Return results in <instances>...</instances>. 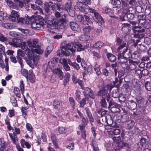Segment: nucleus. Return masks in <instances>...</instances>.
<instances>
[{"mask_svg": "<svg viewBox=\"0 0 151 151\" xmlns=\"http://www.w3.org/2000/svg\"><path fill=\"white\" fill-rule=\"evenodd\" d=\"M38 40L36 39H30L27 41L28 46L22 44L21 48L24 51L25 53L28 57V60H27V64L32 68L34 67V65H36L39 60L38 57L34 55V52L38 54H42L44 51L41 46L37 44Z\"/></svg>", "mask_w": 151, "mask_h": 151, "instance_id": "1", "label": "nucleus"}, {"mask_svg": "<svg viewBox=\"0 0 151 151\" xmlns=\"http://www.w3.org/2000/svg\"><path fill=\"white\" fill-rule=\"evenodd\" d=\"M54 14L55 17L53 18L52 20L48 21L47 26L52 29H55L57 30L60 29L61 32H63V29L67 25L66 15L63 14L62 17L60 18L61 14L59 12L55 11Z\"/></svg>", "mask_w": 151, "mask_h": 151, "instance_id": "2", "label": "nucleus"}, {"mask_svg": "<svg viewBox=\"0 0 151 151\" xmlns=\"http://www.w3.org/2000/svg\"><path fill=\"white\" fill-rule=\"evenodd\" d=\"M76 43H74L73 42L69 43L67 44L66 45V47H62V49L61 51V54H59L60 56L62 57L63 55H65L68 56L70 54V52L69 50L70 51L73 52L76 51V47L75 45Z\"/></svg>", "mask_w": 151, "mask_h": 151, "instance_id": "3", "label": "nucleus"}, {"mask_svg": "<svg viewBox=\"0 0 151 151\" xmlns=\"http://www.w3.org/2000/svg\"><path fill=\"white\" fill-rule=\"evenodd\" d=\"M110 86L109 85H107L104 86L98 92L97 94L99 96H101L103 98L106 99L107 102L110 101L111 99L110 95L107 93V91L109 89Z\"/></svg>", "mask_w": 151, "mask_h": 151, "instance_id": "4", "label": "nucleus"}, {"mask_svg": "<svg viewBox=\"0 0 151 151\" xmlns=\"http://www.w3.org/2000/svg\"><path fill=\"white\" fill-rule=\"evenodd\" d=\"M116 41V45L118 46L117 50L119 52V53H122L123 51H125L128 49L126 43L123 42L121 39L117 37Z\"/></svg>", "mask_w": 151, "mask_h": 151, "instance_id": "5", "label": "nucleus"}, {"mask_svg": "<svg viewBox=\"0 0 151 151\" xmlns=\"http://www.w3.org/2000/svg\"><path fill=\"white\" fill-rule=\"evenodd\" d=\"M95 123L97 127L100 128H107V126H105L106 119V117H100L95 119Z\"/></svg>", "mask_w": 151, "mask_h": 151, "instance_id": "6", "label": "nucleus"}, {"mask_svg": "<svg viewBox=\"0 0 151 151\" xmlns=\"http://www.w3.org/2000/svg\"><path fill=\"white\" fill-rule=\"evenodd\" d=\"M106 122L105 126H107V128H105V129H111L114 127H118L119 126L116 123H113V121L112 117L111 115L108 116V119L106 117Z\"/></svg>", "mask_w": 151, "mask_h": 151, "instance_id": "7", "label": "nucleus"}, {"mask_svg": "<svg viewBox=\"0 0 151 151\" xmlns=\"http://www.w3.org/2000/svg\"><path fill=\"white\" fill-rule=\"evenodd\" d=\"M30 22H31V27L37 30L40 29L44 24L43 21H39V20H35L34 19H32Z\"/></svg>", "mask_w": 151, "mask_h": 151, "instance_id": "8", "label": "nucleus"}, {"mask_svg": "<svg viewBox=\"0 0 151 151\" xmlns=\"http://www.w3.org/2000/svg\"><path fill=\"white\" fill-rule=\"evenodd\" d=\"M92 27L90 26H88L84 27L83 30L84 35L81 36L82 38L83 39L82 40H88L89 38L90 33L92 30Z\"/></svg>", "mask_w": 151, "mask_h": 151, "instance_id": "9", "label": "nucleus"}, {"mask_svg": "<svg viewBox=\"0 0 151 151\" xmlns=\"http://www.w3.org/2000/svg\"><path fill=\"white\" fill-rule=\"evenodd\" d=\"M122 9H123V13L121 15L119 16L120 21H123L125 20V17H126L127 13H128V7L126 3L123 2Z\"/></svg>", "mask_w": 151, "mask_h": 151, "instance_id": "10", "label": "nucleus"}, {"mask_svg": "<svg viewBox=\"0 0 151 151\" xmlns=\"http://www.w3.org/2000/svg\"><path fill=\"white\" fill-rule=\"evenodd\" d=\"M83 91V93L86 97H88V96L91 98L93 99L94 98V95L93 94V92L91 89L88 87H84L82 89Z\"/></svg>", "mask_w": 151, "mask_h": 151, "instance_id": "11", "label": "nucleus"}, {"mask_svg": "<svg viewBox=\"0 0 151 151\" xmlns=\"http://www.w3.org/2000/svg\"><path fill=\"white\" fill-rule=\"evenodd\" d=\"M24 56V53L23 51L21 49H19L17 51V55L16 56L18 61L21 65V68L23 67V60L22 58L20 57V56L23 57Z\"/></svg>", "mask_w": 151, "mask_h": 151, "instance_id": "12", "label": "nucleus"}, {"mask_svg": "<svg viewBox=\"0 0 151 151\" xmlns=\"http://www.w3.org/2000/svg\"><path fill=\"white\" fill-rule=\"evenodd\" d=\"M70 28L72 30L78 32L81 31V29L80 27L76 22H70Z\"/></svg>", "mask_w": 151, "mask_h": 151, "instance_id": "13", "label": "nucleus"}, {"mask_svg": "<svg viewBox=\"0 0 151 151\" xmlns=\"http://www.w3.org/2000/svg\"><path fill=\"white\" fill-rule=\"evenodd\" d=\"M9 44L12 46L18 47L21 43L20 40L16 38H12L8 42Z\"/></svg>", "mask_w": 151, "mask_h": 151, "instance_id": "14", "label": "nucleus"}, {"mask_svg": "<svg viewBox=\"0 0 151 151\" xmlns=\"http://www.w3.org/2000/svg\"><path fill=\"white\" fill-rule=\"evenodd\" d=\"M84 17L85 19V21H83L82 22V24H83L84 25L86 24L91 25L93 24V22L88 14L87 13H85L84 15Z\"/></svg>", "mask_w": 151, "mask_h": 151, "instance_id": "15", "label": "nucleus"}, {"mask_svg": "<svg viewBox=\"0 0 151 151\" xmlns=\"http://www.w3.org/2000/svg\"><path fill=\"white\" fill-rule=\"evenodd\" d=\"M121 55H123V56L127 57V58H130V57L132 55V53L131 51L130 50L127 49L126 50L123 51L122 53H121ZM135 54H133L132 55V58H136L137 59L138 57V55L137 54V56L136 57L134 56L135 55Z\"/></svg>", "mask_w": 151, "mask_h": 151, "instance_id": "16", "label": "nucleus"}, {"mask_svg": "<svg viewBox=\"0 0 151 151\" xmlns=\"http://www.w3.org/2000/svg\"><path fill=\"white\" fill-rule=\"evenodd\" d=\"M118 59L119 63L122 64L126 63L128 60V58L120 53H119L118 55Z\"/></svg>", "mask_w": 151, "mask_h": 151, "instance_id": "17", "label": "nucleus"}, {"mask_svg": "<svg viewBox=\"0 0 151 151\" xmlns=\"http://www.w3.org/2000/svg\"><path fill=\"white\" fill-rule=\"evenodd\" d=\"M4 12L3 11H0V25L2 24L3 27L6 28H9V24L8 23L2 24L3 22L4 21Z\"/></svg>", "mask_w": 151, "mask_h": 151, "instance_id": "18", "label": "nucleus"}, {"mask_svg": "<svg viewBox=\"0 0 151 151\" xmlns=\"http://www.w3.org/2000/svg\"><path fill=\"white\" fill-rule=\"evenodd\" d=\"M19 17L17 12L14 10H12L11 12V14L10 16L9 19L12 21L14 22Z\"/></svg>", "mask_w": 151, "mask_h": 151, "instance_id": "19", "label": "nucleus"}, {"mask_svg": "<svg viewBox=\"0 0 151 151\" xmlns=\"http://www.w3.org/2000/svg\"><path fill=\"white\" fill-rule=\"evenodd\" d=\"M114 72L115 76H118L120 80L123 79V77L124 74V72L123 70H121L118 71L115 68L114 69Z\"/></svg>", "mask_w": 151, "mask_h": 151, "instance_id": "20", "label": "nucleus"}, {"mask_svg": "<svg viewBox=\"0 0 151 151\" xmlns=\"http://www.w3.org/2000/svg\"><path fill=\"white\" fill-rule=\"evenodd\" d=\"M9 134L13 143L16 145H17V142L18 141V139L15 133L14 132H13V133H9Z\"/></svg>", "mask_w": 151, "mask_h": 151, "instance_id": "21", "label": "nucleus"}, {"mask_svg": "<svg viewBox=\"0 0 151 151\" xmlns=\"http://www.w3.org/2000/svg\"><path fill=\"white\" fill-rule=\"evenodd\" d=\"M62 102L60 103L59 101L57 100L54 101L53 103L54 108L57 111L60 110L62 107Z\"/></svg>", "mask_w": 151, "mask_h": 151, "instance_id": "22", "label": "nucleus"}, {"mask_svg": "<svg viewBox=\"0 0 151 151\" xmlns=\"http://www.w3.org/2000/svg\"><path fill=\"white\" fill-rule=\"evenodd\" d=\"M54 73L56 74L60 80L63 79V73L60 69L57 68L53 71Z\"/></svg>", "mask_w": 151, "mask_h": 151, "instance_id": "23", "label": "nucleus"}, {"mask_svg": "<svg viewBox=\"0 0 151 151\" xmlns=\"http://www.w3.org/2000/svg\"><path fill=\"white\" fill-rule=\"evenodd\" d=\"M72 1L71 0H68V1L63 6L64 11L68 12L69 10L71 9Z\"/></svg>", "mask_w": 151, "mask_h": 151, "instance_id": "24", "label": "nucleus"}, {"mask_svg": "<svg viewBox=\"0 0 151 151\" xmlns=\"http://www.w3.org/2000/svg\"><path fill=\"white\" fill-rule=\"evenodd\" d=\"M117 117H119L121 119V121L123 122H126L127 123L128 121L130 120L129 119L128 116L126 114H124L121 116H119L118 115H115L114 116V118H117Z\"/></svg>", "mask_w": 151, "mask_h": 151, "instance_id": "25", "label": "nucleus"}, {"mask_svg": "<svg viewBox=\"0 0 151 151\" xmlns=\"http://www.w3.org/2000/svg\"><path fill=\"white\" fill-rule=\"evenodd\" d=\"M50 7L48 5L47 3L44 4V9L45 10V13L46 15V17L48 18L49 16L51 14V12L50 10Z\"/></svg>", "mask_w": 151, "mask_h": 151, "instance_id": "26", "label": "nucleus"}, {"mask_svg": "<svg viewBox=\"0 0 151 151\" xmlns=\"http://www.w3.org/2000/svg\"><path fill=\"white\" fill-rule=\"evenodd\" d=\"M117 127H114L111 129L108 130V132L111 134L117 135L120 133V130L119 129H116Z\"/></svg>", "mask_w": 151, "mask_h": 151, "instance_id": "27", "label": "nucleus"}, {"mask_svg": "<svg viewBox=\"0 0 151 151\" xmlns=\"http://www.w3.org/2000/svg\"><path fill=\"white\" fill-rule=\"evenodd\" d=\"M134 122L132 120H130L128 121L126 124V128L127 129H132L134 125Z\"/></svg>", "mask_w": 151, "mask_h": 151, "instance_id": "28", "label": "nucleus"}, {"mask_svg": "<svg viewBox=\"0 0 151 151\" xmlns=\"http://www.w3.org/2000/svg\"><path fill=\"white\" fill-rule=\"evenodd\" d=\"M138 64L139 63L137 62L132 61L130 63L128 69L130 70H134L136 68L137 66L138 65Z\"/></svg>", "mask_w": 151, "mask_h": 151, "instance_id": "29", "label": "nucleus"}, {"mask_svg": "<svg viewBox=\"0 0 151 151\" xmlns=\"http://www.w3.org/2000/svg\"><path fill=\"white\" fill-rule=\"evenodd\" d=\"M109 3L116 7L121 8V2L119 0H111Z\"/></svg>", "mask_w": 151, "mask_h": 151, "instance_id": "30", "label": "nucleus"}, {"mask_svg": "<svg viewBox=\"0 0 151 151\" xmlns=\"http://www.w3.org/2000/svg\"><path fill=\"white\" fill-rule=\"evenodd\" d=\"M102 12L104 14H108L109 16L112 14V9L108 7L104 8L102 9Z\"/></svg>", "mask_w": 151, "mask_h": 151, "instance_id": "31", "label": "nucleus"}, {"mask_svg": "<svg viewBox=\"0 0 151 151\" xmlns=\"http://www.w3.org/2000/svg\"><path fill=\"white\" fill-rule=\"evenodd\" d=\"M112 14L118 15L121 12V8L116 7L113 6L112 9Z\"/></svg>", "mask_w": 151, "mask_h": 151, "instance_id": "32", "label": "nucleus"}, {"mask_svg": "<svg viewBox=\"0 0 151 151\" xmlns=\"http://www.w3.org/2000/svg\"><path fill=\"white\" fill-rule=\"evenodd\" d=\"M91 145L93 149V151H99L97 142L95 140H92Z\"/></svg>", "mask_w": 151, "mask_h": 151, "instance_id": "33", "label": "nucleus"}, {"mask_svg": "<svg viewBox=\"0 0 151 151\" xmlns=\"http://www.w3.org/2000/svg\"><path fill=\"white\" fill-rule=\"evenodd\" d=\"M68 63L71 66L73 67L75 69L78 70L80 68L79 65L75 62H72L70 60H68Z\"/></svg>", "mask_w": 151, "mask_h": 151, "instance_id": "34", "label": "nucleus"}, {"mask_svg": "<svg viewBox=\"0 0 151 151\" xmlns=\"http://www.w3.org/2000/svg\"><path fill=\"white\" fill-rule=\"evenodd\" d=\"M26 1L27 0H15V3L18 5V7L22 8Z\"/></svg>", "mask_w": 151, "mask_h": 151, "instance_id": "35", "label": "nucleus"}, {"mask_svg": "<svg viewBox=\"0 0 151 151\" xmlns=\"http://www.w3.org/2000/svg\"><path fill=\"white\" fill-rule=\"evenodd\" d=\"M106 56L109 61L111 62H114L116 60V57L111 53H108L106 55Z\"/></svg>", "mask_w": 151, "mask_h": 151, "instance_id": "36", "label": "nucleus"}, {"mask_svg": "<svg viewBox=\"0 0 151 151\" xmlns=\"http://www.w3.org/2000/svg\"><path fill=\"white\" fill-rule=\"evenodd\" d=\"M104 43L101 41H98L93 45V46L96 49H99L103 45Z\"/></svg>", "mask_w": 151, "mask_h": 151, "instance_id": "37", "label": "nucleus"}, {"mask_svg": "<svg viewBox=\"0 0 151 151\" xmlns=\"http://www.w3.org/2000/svg\"><path fill=\"white\" fill-rule=\"evenodd\" d=\"M53 49V47L51 45H49L47 47L45 52V57H47L52 51Z\"/></svg>", "mask_w": 151, "mask_h": 151, "instance_id": "38", "label": "nucleus"}, {"mask_svg": "<svg viewBox=\"0 0 151 151\" xmlns=\"http://www.w3.org/2000/svg\"><path fill=\"white\" fill-rule=\"evenodd\" d=\"M20 143L22 147H24L25 145L26 147L29 149L30 147L31 146L29 142H26L24 139H22L20 141Z\"/></svg>", "mask_w": 151, "mask_h": 151, "instance_id": "39", "label": "nucleus"}, {"mask_svg": "<svg viewBox=\"0 0 151 151\" xmlns=\"http://www.w3.org/2000/svg\"><path fill=\"white\" fill-rule=\"evenodd\" d=\"M93 58L95 60L99 59L101 57V55L98 52L96 51H93Z\"/></svg>", "mask_w": 151, "mask_h": 151, "instance_id": "40", "label": "nucleus"}, {"mask_svg": "<svg viewBox=\"0 0 151 151\" xmlns=\"http://www.w3.org/2000/svg\"><path fill=\"white\" fill-rule=\"evenodd\" d=\"M130 9H132V8H129L128 7V13H127L126 17L128 19L132 20L134 18V15L132 13L130 12V11H131Z\"/></svg>", "mask_w": 151, "mask_h": 151, "instance_id": "41", "label": "nucleus"}, {"mask_svg": "<svg viewBox=\"0 0 151 151\" xmlns=\"http://www.w3.org/2000/svg\"><path fill=\"white\" fill-rule=\"evenodd\" d=\"M17 22L19 23L23 24L24 23V22H25V23L26 24H28L29 23V19L28 21H27V19H26V21L25 19L22 18V17H19L17 18Z\"/></svg>", "mask_w": 151, "mask_h": 151, "instance_id": "42", "label": "nucleus"}, {"mask_svg": "<svg viewBox=\"0 0 151 151\" xmlns=\"http://www.w3.org/2000/svg\"><path fill=\"white\" fill-rule=\"evenodd\" d=\"M76 7L77 8H75L76 9L77 11H80L81 12L83 13L85 12H87L86 7H85L83 6H77Z\"/></svg>", "mask_w": 151, "mask_h": 151, "instance_id": "43", "label": "nucleus"}, {"mask_svg": "<svg viewBox=\"0 0 151 151\" xmlns=\"http://www.w3.org/2000/svg\"><path fill=\"white\" fill-rule=\"evenodd\" d=\"M119 95L118 90L117 88L116 89H113L112 91V96L114 98H117L118 97Z\"/></svg>", "mask_w": 151, "mask_h": 151, "instance_id": "44", "label": "nucleus"}, {"mask_svg": "<svg viewBox=\"0 0 151 151\" xmlns=\"http://www.w3.org/2000/svg\"><path fill=\"white\" fill-rule=\"evenodd\" d=\"M88 97H85L82 99L79 102L80 104V107L81 108L83 107L86 102V100H88Z\"/></svg>", "mask_w": 151, "mask_h": 151, "instance_id": "45", "label": "nucleus"}, {"mask_svg": "<svg viewBox=\"0 0 151 151\" xmlns=\"http://www.w3.org/2000/svg\"><path fill=\"white\" fill-rule=\"evenodd\" d=\"M80 3L85 5H90L91 4V0H77Z\"/></svg>", "mask_w": 151, "mask_h": 151, "instance_id": "46", "label": "nucleus"}, {"mask_svg": "<svg viewBox=\"0 0 151 151\" xmlns=\"http://www.w3.org/2000/svg\"><path fill=\"white\" fill-rule=\"evenodd\" d=\"M119 100L121 103H124L126 100V97L125 95L123 94H119Z\"/></svg>", "mask_w": 151, "mask_h": 151, "instance_id": "47", "label": "nucleus"}, {"mask_svg": "<svg viewBox=\"0 0 151 151\" xmlns=\"http://www.w3.org/2000/svg\"><path fill=\"white\" fill-rule=\"evenodd\" d=\"M107 111L102 109H99L98 111V113L100 115L101 117H105L104 115L106 114Z\"/></svg>", "mask_w": 151, "mask_h": 151, "instance_id": "48", "label": "nucleus"}, {"mask_svg": "<svg viewBox=\"0 0 151 151\" xmlns=\"http://www.w3.org/2000/svg\"><path fill=\"white\" fill-rule=\"evenodd\" d=\"M137 102L139 104L142 105L144 102V99L140 96H138L136 98Z\"/></svg>", "mask_w": 151, "mask_h": 151, "instance_id": "49", "label": "nucleus"}, {"mask_svg": "<svg viewBox=\"0 0 151 151\" xmlns=\"http://www.w3.org/2000/svg\"><path fill=\"white\" fill-rule=\"evenodd\" d=\"M94 69L98 75H99L101 74L100 67L99 65L96 64L94 67Z\"/></svg>", "mask_w": 151, "mask_h": 151, "instance_id": "50", "label": "nucleus"}, {"mask_svg": "<svg viewBox=\"0 0 151 151\" xmlns=\"http://www.w3.org/2000/svg\"><path fill=\"white\" fill-rule=\"evenodd\" d=\"M29 72L32 73L31 76H29L28 77V79L30 82L32 83H34L35 81V78L34 76L33 75V73H32V71L31 70H29Z\"/></svg>", "mask_w": 151, "mask_h": 151, "instance_id": "51", "label": "nucleus"}, {"mask_svg": "<svg viewBox=\"0 0 151 151\" xmlns=\"http://www.w3.org/2000/svg\"><path fill=\"white\" fill-rule=\"evenodd\" d=\"M84 16L79 14L77 16L75 19L77 22H80L83 21V20L84 19Z\"/></svg>", "mask_w": 151, "mask_h": 151, "instance_id": "52", "label": "nucleus"}, {"mask_svg": "<svg viewBox=\"0 0 151 151\" xmlns=\"http://www.w3.org/2000/svg\"><path fill=\"white\" fill-rule=\"evenodd\" d=\"M14 93L19 98L20 97V91L18 88L17 87H15L14 88Z\"/></svg>", "mask_w": 151, "mask_h": 151, "instance_id": "53", "label": "nucleus"}, {"mask_svg": "<svg viewBox=\"0 0 151 151\" xmlns=\"http://www.w3.org/2000/svg\"><path fill=\"white\" fill-rule=\"evenodd\" d=\"M22 74L26 77L27 80L28 79V72L27 70L25 69H22L21 71Z\"/></svg>", "mask_w": 151, "mask_h": 151, "instance_id": "54", "label": "nucleus"}, {"mask_svg": "<svg viewBox=\"0 0 151 151\" xmlns=\"http://www.w3.org/2000/svg\"><path fill=\"white\" fill-rule=\"evenodd\" d=\"M75 46L76 51L77 50V51H81L83 50V48L82 45L81 44H76Z\"/></svg>", "mask_w": 151, "mask_h": 151, "instance_id": "55", "label": "nucleus"}, {"mask_svg": "<svg viewBox=\"0 0 151 151\" xmlns=\"http://www.w3.org/2000/svg\"><path fill=\"white\" fill-rule=\"evenodd\" d=\"M142 71L139 69H136L135 70V74L138 76L139 78H141L142 77Z\"/></svg>", "mask_w": 151, "mask_h": 151, "instance_id": "56", "label": "nucleus"}, {"mask_svg": "<svg viewBox=\"0 0 151 151\" xmlns=\"http://www.w3.org/2000/svg\"><path fill=\"white\" fill-rule=\"evenodd\" d=\"M19 87L22 92V93L23 94L24 92V84L23 81L22 80H21L20 81Z\"/></svg>", "mask_w": 151, "mask_h": 151, "instance_id": "57", "label": "nucleus"}, {"mask_svg": "<svg viewBox=\"0 0 151 151\" xmlns=\"http://www.w3.org/2000/svg\"><path fill=\"white\" fill-rule=\"evenodd\" d=\"M11 102L13 106L14 107H17V100L14 97H12L11 98Z\"/></svg>", "mask_w": 151, "mask_h": 151, "instance_id": "58", "label": "nucleus"}, {"mask_svg": "<svg viewBox=\"0 0 151 151\" xmlns=\"http://www.w3.org/2000/svg\"><path fill=\"white\" fill-rule=\"evenodd\" d=\"M145 87L146 89L149 91H151V82L147 81L146 82Z\"/></svg>", "mask_w": 151, "mask_h": 151, "instance_id": "59", "label": "nucleus"}, {"mask_svg": "<svg viewBox=\"0 0 151 151\" xmlns=\"http://www.w3.org/2000/svg\"><path fill=\"white\" fill-rule=\"evenodd\" d=\"M111 111L113 113H117L120 111V109L118 107L113 106L111 107Z\"/></svg>", "mask_w": 151, "mask_h": 151, "instance_id": "60", "label": "nucleus"}, {"mask_svg": "<svg viewBox=\"0 0 151 151\" xmlns=\"http://www.w3.org/2000/svg\"><path fill=\"white\" fill-rule=\"evenodd\" d=\"M76 98L78 101H79L81 99V92L78 91H76L75 92Z\"/></svg>", "mask_w": 151, "mask_h": 151, "instance_id": "61", "label": "nucleus"}, {"mask_svg": "<svg viewBox=\"0 0 151 151\" xmlns=\"http://www.w3.org/2000/svg\"><path fill=\"white\" fill-rule=\"evenodd\" d=\"M69 100L70 102V104L72 106L73 108L74 109H75V103L74 99L71 97L69 98Z\"/></svg>", "mask_w": 151, "mask_h": 151, "instance_id": "62", "label": "nucleus"}, {"mask_svg": "<svg viewBox=\"0 0 151 151\" xmlns=\"http://www.w3.org/2000/svg\"><path fill=\"white\" fill-rule=\"evenodd\" d=\"M59 63L62 64L63 66L68 64V62L67 60L65 58L60 59L59 60Z\"/></svg>", "mask_w": 151, "mask_h": 151, "instance_id": "63", "label": "nucleus"}, {"mask_svg": "<svg viewBox=\"0 0 151 151\" xmlns=\"http://www.w3.org/2000/svg\"><path fill=\"white\" fill-rule=\"evenodd\" d=\"M65 147L66 148L70 150H73L74 147V143L73 142H72L69 144L68 145H65Z\"/></svg>", "mask_w": 151, "mask_h": 151, "instance_id": "64", "label": "nucleus"}]
</instances>
